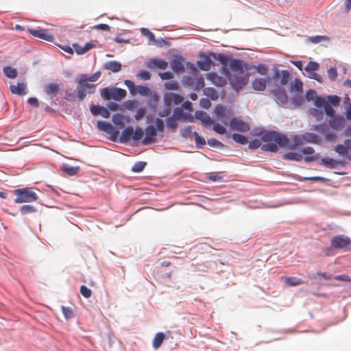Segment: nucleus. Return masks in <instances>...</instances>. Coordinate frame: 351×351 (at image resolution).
<instances>
[{
  "label": "nucleus",
  "instance_id": "nucleus-1",
  "mask_svg": "<svg viewBox=\"0 0 351 351\" xmlns=\"http://www.w3.org/2000/svg\"><path fill=\"white\" fill-rule=\"evenodd\" d=\"M261 141L265 143L262 145L263 151L276 152L278 147H287L290 149H295L300 144V139L298 136H294L293 143H289L288 137L276 131L267 132L261 135Z\"/></svg>",
  "mask_w": 351,
  "mask_h": 351
},
{
  "label": "nucleus",
  "instance_id": "nucleus-2",
  "mask_svg": "<svg viewBox=\"0 0 351 351\" xmlns=\"http://www.w3.org/2000/svg\"><path fill=\"white\" fill-rule=\"evenodd\" d=\"M77 86L73 93H66L65 99L69 101H72L75 97L79 100L82 101L85 99L87 95L93 94L95 92L97 87L96 84H89L77 77Z\"/></svg>",
  "mask_w": 351,
  "mask_h": 351
},
{
  "label": "nucleus",
  "instance_id": "nucleus-3",
  "mask_svg": "<svg viewBox=\"0 0 351 351\" xmlns=\"http://www.w3.org/2000/svg\"><path fill=\"white\" fill-rule=\"evenodd\" d=\"M16 195L14 202L16 204L36 202L38 199L37 193L32 188H21L14 190Z\"/></svg>",
  "mask_w": 351,
  "mask_h": 351
},
{
  "label": "nucleus",
  "instance_id": "nucleus-4",
  "mask_svg": "<svg viewBox=\"0 0 351 351\" xmlns=\"http://www.w3.org/2000/svg\"><path fill=\"white\" fill-rule=\"evenodd\" d=\"M330 246L334 249H343L346 251H351V239L344 234L336 235L332 238Z\"/></svg>",
  "mask_w": 351,
  "mask_h": 351
},
{
  "label": "nucleus",
  "instance_id": "nucleus-5",
  "mask_svg": "<svg viewBox=\"0 0 351 351\" xmlns=\"http://www.w3.org/2000/svg\"><path fill=\"white\" fill-rule=\"evenodd\" d=\"M214 112L217 118L220 120L224 125H228L231 120V111L223 105H217L215 108Z\"/></svg>",
  "mask_w": 351,
  "mask_h": 351
},
{
  "label": "nucleus",
  "instance_id": "nucleus-6",
  "mask_svg": "<svg viewBox=\"0 0 351 351\" xmlns=\"http://www.w3.org/2000/svg\"><path fill=\"white\" fill-rule=\"evenodd\" d=\"M28 32L34 37L42 40L52 42L54 39L53 35L46 29H28Z\"/></svg>",
  "mask_w": 351,
  "mask_h": 351
},
{
  "label": "nucleus",
  "instance_id": "nucleus-7",
  "mask_svg": "<svg viewBox=\"0 0 351 351\" xmlns=\"http://www.w3.org/2000/svg\"><path fill=\"white\" fill-rule=\"evenodd\" d=\"M229 123L230 129L233 131L245 132L249 131L250 129L249 125L247 123L237 118L231 119Z\"/></svg>",
  "mask_w": 351,
  "mask_h": 351
},
{
  "label": "nucleus",
  "instance_id": "nucleus-8",
  "mask_svg": "<svg viewBox=\"0 0 351 351\" xmlns=\"http://www.w3.org/2000/svg\"><path fill=\"white\" fill-rule=\"evenodd\" d=\"M157 135V130L154 125H148L145 128V136L142 143L144 145L152 144L155 142V137Z\"/></svg>",
  "mask_w": 351,
  "mask_h": 351
},
{
  "label": "nucleus",
  "instance_id": "nucleus-9",
  "mask_svg": "<svg viewBox=\"0 0 351 351\" xmlns=\"http://www.w3.org/2000/svg\"><path fill=\"white\" fill-rule=\"evenodd\" d=\"M329 125L335 130H341L345 126V119L341 115H335L329 120Z\"/></svg>",
  "mask_w": 351,
  "mask_h": 351
},
{
  "label": "nucleus",
  "instance_id": "nucleus-10",
  "mask_svg": "<svg viewBox=\"0 0 351 351\" xmlns=\"http://www.w3.org/2000/svg\"><path fill=\"white\" fill-rule=\"evenodd\" d=\"M90 110L94 116L101 115L104 118H109L110 116L109 110L101 106L92 104Z\"/></svg>",
  "mask_w": 351,
  "mask_h": 351
},
{
  "label": "nucleus",
  "instance_id": "nucleus-11",
  "mask_svg": "<svg viewBox=\"0 0 351 351\" xmlns=\"http://www.w3.org/2000/svg\"><path fill=\"white\" fill-rule=\"evenodd\" d=\"M147 66L149 69L158 68L165 70L168 67V62L162 59L154 58L147 62Z\"/></svg>",
  "mask_w": 351,
  "mask_h": 351
},
{
  "label": "nucleus",
  "instance_id": "nucleus-12",
  "mask_svg": "<svg viewBox=\"0 0 351 351\" xmlns=\"http://www.w3.org/2000/svg\"><path fill=\"white\" fill-rule=\"evenodd\" d=\"M62 84L51 82L45 86V91L47 95L53 97L58 95Z\"/></svg>",
  "mask_w": 351,
  "mask_h": 351
},
{
  "label": "nucleus",
  "instance_id": "nucleus-13",
  "mask_svg": "<svg viewBox=\"0 0 351 351\" xmlns=\"http://www.w3.org/2000/svg\"><path fill=\"white\" fill-rule=\"evenodd\" d=\"M97 125L99 130L105 132L108 134H114L115 133H118V132L115 131V129L112 125V124L108 122L104 121H98Z\"/></svg>",
  "mask_w": 351,
  "mask_h": 351
},
{
  "label": "nucleus",
  "instance_id": "nucleus-14",
  "mask_svg": "<svg viewBox=\"0 0 351 351\" xmlns=\"http://www.w3.org/2000/svg\"><path fill=\"white\" fill-rule=\"evenodd\" d=\"M10 91L16 95H25L27 94L26 84L23 82H18L16 85H10Z\"/></svg>",
  "mask_w": 351,
  "mask_h": 351
},
{
  "label": "nucleus",
  "instance_id": "nucleus-15",
  "mask_svg": "<svg viewBox=\"0 0 351 351\" xmlns=\"http://www.w3.org/2000/svg\"><path fill=\"white\" fill-rule=\"evenodd\" d=\"M230 68L234 72L238 73V74L244 75L243 66L242 62L238 59H233L230 62Z\"/></svg>",
  "mask_w": 351,
  "mask_h": 351
},
{
  "label": "nucleus",
  "instance_id": "nucleus-16",
  "mask_svg": "<svg viewBox=\"0 0 351 351\" xmlns=\"http://www.w3.org/2000/svg\"><path fill=\"white\" fill-rule=\"evenodd\" d=\"M195 117L199 120L203 124L208 125L213 123L210 116L204 111L198 110L195 113Z\"/></svg>",
  "mask_w": 351,
  "mask_h": 351
},
{
  "label": "nucleus",
  "instance_id": "nucleus-17",
  "mask_svg": "<svg viewBox=\"0 0 351 351\" xmlns=\"http://www.w3.org/2000/svg\"><path fill=\"white\" fill-rule=\"evenodd\" d=\"M73 47L77 54L82 55L94 48L95 45L92 43H87L84 47H82L79 44L74 43Z\"/></svg>",
  "mask_w": 351,
  "mask_h": 351
},
{
  "label": "nucleus",
  "instance_id": "nucleus-18",
  "mask_svg": "<svg viewBox=\"0 0 351 351\" xmlns=\"http://www.w3.org/2000/svg\"><path fill=\"white\" fill-rule=\"evenodd\" d=\"M267 80L264 78L258 77L252 82V88L255 90L263 91L265 89Z\"/></svg>",
  "mask_w": 351,
  "mask_h": 351
},
{
  "label": "nucleus",
  "instance_id": "nucleus-19",
  "mask_svg": "<svg viewBox=\"0 0 351 351\" xmlns=\"http://www.w3.org/2000/svg\"><path fill=\"white\" fill-rule=\"evenodd\" d=\"M133 128L132 126L126 127L121 132L120 136V141L121 143H127L132 138Z\"/></svg>",
  "mask_w": 351,
  "mask_h": 351
},
{
  "label": "nucleus",
  "instance_id": "nucleus-20",
  "mask_svg": "<svg viewBox=\"0 0 351 351\" xmlns=\"http://www.w3.org/2000/svg\"><path fill=\"white\" fill-rule=\"evenodd\" d=\"M274 96L282 104H285L288 102V97L284 90L278 89L273 92Z\"/></svg>",
  "mask_w": 351,
  "mask_h": 351
},
{
  "label": "nucleus",
  "instance_id": "nucleus-21",
  "mask_svg": "<svg viewBox=\"0 0 351 351\" xmlns=\"http://www.w3.org/2000/svg\"><path fill=\"white\" fill-rule=\"evenodd\" d=\"M171 67L172 70L176 73H180L184 71V66L182 61L180 58H174L171 61Z\"/></svg>",
  "mask_w": 351,
  "mask_h": 351
},
{
  "label": "nucleus",
  "instance_id": "nucleus-22",
  "mask_svg": "<svg viewBox=\"0 0 351 351\" xmlns=\"http://www.w3.org/2000/svg\"><path fill=\"white\" fill-rule=\"evenodd\" d=\"M230 81L232 86L237 88H242L246 84V79L243 75L230 77Z\"/></svg>",
  "mask_w": 351,
  "mask_h": 351
},
{
  "label": "nucleus",
  "instance_id": "nucleus-23",
  "mask_svg": "<svg viewBox=\"0 0 351 351\" xmlns=\"http://www.w3.org/2000/svg\"><path fill=\"white\" fill-rule=\"evenodd\" d=\"M166 102H173L175 104H180L183 101V97L176 93H169L165 95Z\"/></svg>",
  "mask_w": 351,
  "mask_h": 351
},
{
  "label": "nucleus",
  "instance_id": "nucleus-24",
  "mask_svg": "<svg viewBox=\"0 0 351 351\" xmlns=\"http://www.w3.org/2000/svg\"><path fill=\"white\" fill-rule=\"evenodd\" d=\"M122 65L117 61H109L105 65V69L110 70L114 73L119 72L121 70Z\"/></svg>",
  "mask_w": 351,
  "mask_h": 351
},
{
  "label": "nucleus",
  "instance_id": "nucleus-25",
  "mask_svg": "<svg viewBox=\"0 0 351 351\" xmlns=\"http://www.w3.org/2000/svg\"><path fill=\"white\" fill-rule=\"evenodd\" d=\"M127 95L125 90L119 88H112V99L117 101H121Z\"/></svg>",
  "mask_w": 351,
  "mask_h": 351
},
{
  "label": "nucleus",
  "instance_id": "nucleus-26",
  "mask_svg": "<svg viewBox=\"0 0 351 351\" xmlns=\"http://www.w3.org/2000/svg\"><path fill=\"white\" fill-rule=\"evenodd\" d=\"M322 164L328 168L334 169L337 167L339 165L342 163L336 160L330 158H324L322 159Z\"/></svg>",
  "mask_w": 351,
  "mask_h": 351
},
{
  "label": "nucleus",
  "instance_id": "nucleus-27",
  "mask_svg": "<svg viewBox=\"0 0 351 351\" xmlns=\"http://www.w3.org/2000/svg\"><path fill=\"white\" fill-rule=\"evenodd\" d=\"M165 338V334L163 332H158L156 334L154 340H153V347L155 349H158L162 345L164 339Z\"/></svg>",
  "mask_w": 351,
  "mask_h": 351
},
{
  "label": "nucleus",
  "instance_id": "nucleus-28",
  "mask_svg": "<svg viewBox=\"0 0 351 351\" xmlns=\"http://www.w3.org/2000/svg\"><path fill=\"white\" fill-rule=\"evenodd\" d=\"M290 91L293 92L296 91L298 93L301 94L303 92V83L298 78L294 80V82L291 85Z\"/></svg>",
  "mask_w": 351,
  "mask_h": 351
},
{
  "label": "nucleus",
  "instance_id": "nucleus-29",
  "mask_svg": "<svg viewBox=\"0 0 351 351\" xmlns=\"http://www.w3.org/2000/svg\"><path fill=\"white\" fill-rule=\"evenodd\" d=\"M101 72L97 71L95 73L92 74L91 75L88 76L86 74H80L78 75L79 78H81L82 80H84L85 82H96L100 77Z\"/></svg>",
  "mask_w": 351,
  "mask_h": 351
},
{
  "label": "nucleus",
  "instance_id": "nucleus-30",
  "mask_svg": "<svg viewBox=\"0 0 351 351\" xmlns=\"http://www.w3.org/2000/svg\"><path fill=\"white\" fill-rule=\"evenodd\" d=\"M283 158L285 160H289L293 161H301L303 158L302 154L295 152H288L283 155Z\"/></svg>",
  "mask_w": 351,
  "mask_h": 351
},
{
  "label": "nucleus",
  "instance_id": "nucleus-31",
  "mask_svg": "<svg viewBox=\"0 0 351 351\" xmlns=\"http://www.w3.org/2000/svg\"><path fill=\"white\" fill-rule=\"evenodd\" d=\"M282 278L284 280L285 282L291 287L303 284V281L301 279L295 277H283Z\"/></svg>",
  "mask_w": 351,
  "mask_h": 351
},
{
  "label": "nucleus",
  "instance_id": "nucleus-32",
  "mask_svg": "<svg viewBox=\"0 0 351 351\" xmlns=\"http://www.w3.org/2000/svg\"><path fill=\"white\" fill-rule=\"evenodd\" d=\"M198 66L203 71H208L210 69L211 60L208 57L197 62Z\"/></svg>",
  "mask_w": 351,
  "mask_h": 351
},
{
  "label": "nucleus",
  "instance_id": "nucleus-33",
  "mask_svg": "<svg viewBox=\"0 0 351 351\" xmlns=\"http://www.w3.org/2000/svg\"><path fill=\"white\" fill-rule=\"evenodd\" d=\"M3 70L5 75L8 78L14 79L17 76L18 72L16 69L12 66H5Z\"/></svg>",
  "mask_w": 351,
  "mask_h": 351
},
{
  "label": "nucleus",
  "instance_id": "nucleus-34",
  "mask_svg": "<svg viewBox=\"0 0 351 351\" xmlns=\"http://www.w3.org/2000/svg\"><path fill=\"white\" fill-rule=\"evenodd\" d=\"M303 138L308 143H317L319 141V136L314 133H305L303 135Z\"/></svg>",
  "mask_w": 351,
  "mask_h": 351
},
{
  "label": "nucleus",
  "instance_id": "nucleus-35",
  "mask_svg": "<svg viewBox=\"0 0 351 351\" xmlns=\"http://www.w3.org/2000/svg\"><path fill=\"white\" fill-rule=\"evenodd\" d=\"M204 93L212 100H217L219 98V93L214 88H206L204 90Z\"/></svg>",
  "mask_w": 351,
  "mask_h": 351
},
{
  "label": "nucleus",
  "instance_id": "nucleus-36",
  "mask_svg": "<svg viewBox=\"0 0 351 351\" xmlns=\"http://www.w3.org/2000/svg\"><path fill=\"white\" fill-rule=\"evenodd\" d=\"M309 112L317 121H321L324 118V112L322 110L313 108L310 109Z\"/></svg>",
  "mask_w": 351,
  "mask_h": 351
},
{
  "label": "nucleus",
  "instance_id": "nucleus-37",
  "mask_svg": "<svg viewBox=\"0 0 351 351\" xmlns=\"http://www.w3.org/2000/svg\"><path fill=\"white\" fill-rule=\"evenodd\" d=\"M112 122L117 126L123 128L124 126V117L120 114H115L112 116Z\"/></svg>",
  "mask_w": 351,
  "mask_h": 351
},
{
  "label": "nucleus",
  "instance_id": "nucleus-38",
  "mask_svg": "<svg viewBox=\"0 0 351 351\" xmlns=\"http://www.w3.org/2000/svg\"><path fill=\"white\" fill-rule=\"evenodd\" d=\"M101 95L105 100L112 99V88H104L101 89Z\"/></svg>",
  "mask_w": 351,
  "mask_h": 351
},
{
  "label": "nucleus",
  "instance_id": "nucleus-39",
  "mask_svg": "<svg viewBox=\"0 0 351 351\" xmlns=\"http://www.w3.org/2000/svg\"><path fill=\"white\" fill-rule=\"evenodd\" d=\"M146 165L147 163L145 162H137L132 167V171L135 173H140L145 169Z\"/></svg>",
  "mask_w": 351,
  "mask_h": 351
},
{
  "label": "nucleus",
  "instance_id": "nucleus-40",
  "mask_svg": "<svg viewBox=\"0 0 351 351\" xmlns=\"http://www.w3.org/2000/svg\"><path fill=\"white\" fill-rule=\"evenodd\" d=\"M328 103L330 104V106H333L337 107L339 105L341 99L337 95H328L327 97Z\"/></svg>",
  "mask_w": 351,
  "mask_h": 351
},
{
  "label": "nucleus",
  "instance_id": "nucleus-41",
  "mask_svg": "<svg viewBox=\"0 0 351 351\" xmlns=\"http://www.w3.org/2000/svg\"><path fill=\"white\" fill-rule=\"evenodd\" d=\"M290 80V73L288 71L283 70L281 71V79H280V84L282 86H285L288 84L289 80Z\"/></svg>",
  "mask_w": 351,
  "mask_h": 351
},
{
  "label": "nucleus",
  "instance_id": "nucleus-42",
  "mask_svg": "<svg viewBox=\"0 0 351 351\" xmlns=\"http://www.w3.org/2000/svg\"><path fill=\"white\" fill-rule=\"evenodd\" d=\"M167 125L169 128L171 129L173 131H175L177 128V119L172 116L168 117L166 120Z\"/></svg>",
  "mask_w": 351,
  "mask_h": 351
},
{
  "label": "nucleus",
  "instance_id": "nucleus-43",
  "mask_svg": "<svg viewBox=\"0 0 351 351\" xmlns=\"http://www.w3.org/2000/svg\"><path fill=\"white\" fill-rule=\"evenodd\" d=\"M319 64L315 62H313V61H311L309 62L306 66L305 67L304 70L307 72V73H311V72H313V71H315L317 70H318L319 69Z\"/></svg>",
  "mask_w": 351,
  "mask_h": 351
},
{
  "label": "nucleus",
  "instance_id": "nucleus-44",
  "mask_svg": "<svg viewBox=\"0 0 351 351\" xmlns=\"http://www.w3.org/2000/svg\"><path fill=\"white\" fill-rule=\"evenodd\" d=\"M232 138L234 141L242 145H245L247 143V138L239 134H233Z\"/></svg>",
  "mask_w": 351,
  "mask_h": 351
},
{
  "label": "nucleus",
  "instance_id": "nucleus-45",
  "mask_svg": "<svg viewBox=\"0 0 351 351\" xmlns=\"http://www.w3.org/2000/svg\"><path fill=\"white\" fill-rule=\"evenodd\" d=\"M20 211L21 215H27L35 212L36 209L33 206L24 205L21 207Z\"/></svg>",
  "mask_w": 351,
  "mask_h": 351
},
{
  "label": "nucleus",
  "instance_id": "nucleus-46",
  "mask_svg": "<svg viewBox=\"0 0 351 351\" xmlns=\"http://www.w3.org/2000/svg\"><path fill=\"white\" fill-rule=\"evenodd\" d=\"M61 309L64 317L66 319H71L73 317V312L71 308L62 306Z\"/></svg>",
  "mask_w": 351,
  "mask_h": 351
},
{
  "label": "nucleus",
  "instance_id": "nucleus-47",
  "mask_svg": "<svg viewBox=\"0 0 351 351\" xmlns=\"http://www.w3.org/2000/svg\"><path fill=\"white\" fill-rule=\"evenodd\" d=\"M149 92V89L145 86H136L134 93H139L141 95H147Z\"/></svg>",
  "mask_w": 351,
  "mask_h": 351
},
{
  "label": "nucleus",
  "instance_id": "nucleus-48",
  "mask_svg": "<svg viewBox=\"0 0 351 351\" xmlns=\"http://www.w3.org/2000/svg\"><path fill=\"white\" fill-rule=\"evenodd\" d=\"M172 117H175V119L177 120L185 118L184 111L181 108H176V109H174Z\"/></svg>",
  "mask_w": 351,
  "mask_h": 351
},
{
  "label": "nucleus",
  "instance_id": "nucleus-49",
  "mask_svg": "<svg viewBox=\"0 0 351 351\" xmlns=\"http://www.w3.org/2000/svg\"><path fill=\"white\" fill-rule=\"evenodd\" d=\"M141 31V33L145 36H146L149 39V41L156 43L155 36L152 32H150L149 29H147L146 28H142Z\"/></svg>",
  "mask_w": 351,
  "mask_h": 351
},
{
  "label": "nucleus",
  "instance_id": "nucleus-50",
  "mask_svg": "<svg viewBox=\"0 0 351 351\" xmlns=\"http://www.w3.org/2000/svg\"><path fill=\"white\" fill-rule=\"evenodd\" d=\"M255 68L256 71L263 75H267L269 71L268 66L263 64H258Z\"/></svg>",
  "mask_w": 351,
  "mask_h": 351
},
{
  "label": "nucleus",
  "instance_id": "nucleus-51",
  "mask_svg": "<svg viewBox=\"0 0 351 351\" xmlns=\"http://www.w3.org/2000/svg\"><path fill=\"white\" fill-rule=\"evenodd\" d=\"M143 130L141 128H137L135 131L133 130L132 139L138 141L143 136Z\"/></svg>",
  "mask_w": 351,
  "mask_h": 351
},
{
  "label": "nucleus",
  "instance_id": "nucleus-52",
  "mask_svg": "<svg viewBox=\"0 0 351 351\" xmlns=\"http://www.w3.org/2000/svg\"><path fill=\"white\" fill-rule=\"evenodd\" d=\"M193 136L195 138V143L197 145L202 146L206 144V141L204 138L202 136H200L197 132H194L193 133Z\"/></svg>",
  "mask_w": 351,
  "mask_h": 351
},
{
  "label": "nucleus",
  "instance_id": "nucleus-53",
  "mask_svg": "<svg viewBox=\"0 0 351 351\" xmlns=\"http://www.w3.org/2000/svg\"><path fill=\"white\" fill-rule=\"evenodd\" d=\"M80 291L82 296H84L85 298H89L92 295L91 290L86 287L85 285H82L80 287Z\"/></svg>",
  "mask_w": 351,
  "mask_h": 351
},
{
  "label": "nucleus",
  "instance_id": "nucleus-54",
  "mask_svg": "<svg viewBox=\"0 0 351 351\" xmlns=\"http://www.w3.org/2000/svg\"><path fill=\"white\" fill-rule=\"evenodd\" d=\"M328 104L327 101L321 97H317L315 100L314 101V104L315 106L318 108H324V106Z\"/></svg>",
  "mask_w": 351,
  "mask_h": 351
},
{
  "label": "nucleus",
  "instance_id": "nucleus-55",
  "mask_svg": "<svg viewBox=\"0 0 351 351\" xmlns=\"http://www.w3.org/2000/svg\"><path fill=\"white\" fill-rule=\"evenodd\" d=\"M136 77L143 80H148L151 77L150 73L145 70H141L137 74Z\"/></svg>",
  "mask_w": 351,
  "mask_h": 351
},
{
  "label": "nucleus",
  "instance_id": "nucleus-56",
  "mask_svg": "<svg viewBox=\"0 0 351 351\" xmlns=\"http://www.w3.org/2000/svg\"><path fill=\"white\" fill-rule=\"evenodd\" d=\"M165 87L168 90H176L178 89L179 86L177 82L171 81L165 82Z\"/></svg>",
  "mask_w": 351,
  "mask_h": 351
},
{
  "label": "nucleus",
  "instance_id": "nucleus-57",
  "mask_svg": "<svg viewBox=\"0 0 351 351\" xmlns=\"http://www.w3.org/2000/svg\"><path fill=\"white\" fill-rule=\"evenodd\" d=\"M335 150L340 155H346L347 154L348 152L346 149V146L345 145V143L343 144H338L335 148Z\"/></svg>",
  "mask_w": 351,
  "mask_h": 351
},
{
  "label": "nucleus",
  "instance_id": "nucleus-58",
  "mask_svg": "<svg viewBox=\"0 0 351 351\" xmlns=\"http://www.w3.org/2000/svg\"><path fill=\"white\" fill-rule=\"evenodd\" d=\"M213 129L215 132L219 134H223L226 132V129L219 123L213 124Z\"/></svg>",
  "mask_w": 351,
  "mask_h": 351
},
{
  "label": "nucleus",
  "instance_id": "nucleus-59",
  "mask_svg": "<svg viewBox=\"0 0 351 351\" xmlns=\"http://www.w3.org/2000/svg\"><path fill=\"white\" fill-rule=\"evenodd\" d=\"M317 93L313 90H308L306 93V99L308 101H314L315 100V99L317 98Z\"/></svg>",
  "mask_w": 351,
  "mask_h": 351
},
{
  "label": "nucleus",
  "instance_id": "nucleus-60",
  "mask_svg": "<svg viewBox=\"0 0 351 351\" xmlns=\"http://www.w3.org/2000/svg\"><path fill=\"white\" fill-rule=\"evenodd\" d=\"M327 74H328V78L330 80H331L332 81H334L336 80V78L337 77V71L336 68L332 67L328 70Z\"/></svg>",
  "mask_w": 351,
  "mask_h": 351
},
{
  "label": "nucleus",
  "instance_id": "nucleus-61",
  "mask_svg": "<svg viewBox=\"0 0 351 351\" xmlns=\"http://www.w3.org/2000/svg\"><path fill=\"white\" fill-rule=\"evenodd\" d=\"M324 112L325 113L329 116L330 118L332 117L333 116H335V110L334 109L332 108V107L330 106V104H327L325 106H324Z\"/></svg>",
  "mask_w": 351,
  "mask_h": 351
},
{
  "label": "nucleus",
  "instance_id": "nucleus-62",
  "mask_svg": "<svg viewBox=\"0 0 351 351\" xmlns=\"http://www.w3.org/2000/svg\"><path fill=\"white\" fill-rule=\"evenodd\" d=\"M145 112H146V111H145V108H138L136 110V114L134 115L135 119L138 121L142 119L145 117Z\"/></svg>",
  "mask_w": 351,
  "mask_h": 351
},
{
  "label": "nucleus",
  "instance_id": "nucleus-63",
  "mask_svg": "<svg viewBox=\"0 0 351 351\" xmlns=\"http://www.w3.org/2000/svg\"><path fill=\"white\" fill-rule=\"evenodd\" d=\"M200 106L206 109L209 108L211 106V102L208 98H202L199 101Z\"/></svg>",
  "mask_w": 351,
  "mask_h": 351
},
{
  "label": "nucleus",
  "instance_id": "nucleus-64",
  "mask_svg": "<svg viewBox=\"0 0 351 351\" xmlns=\"http://www.w3.org/2000/svg\"><path fill=\"white\" fill-rule=\"evenodd\" d=\"M261 139L259 140V139H254L253 141H251L250 143H249V147L251 148V149H256L261 145Z\"/></svg>",
  "mask_w": 351,
  "mask_h": 351
}]
</instances>
